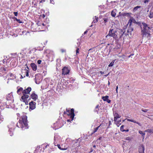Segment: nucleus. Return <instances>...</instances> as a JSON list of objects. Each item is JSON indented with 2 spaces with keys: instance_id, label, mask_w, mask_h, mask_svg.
Listing matches in <instances>:
<instances>
[{
  "instance_id": "38",
  "label": "nucleus",
  "mask_w": 153,
  "mask_h": 153,
  "mask_svg": "<svg viewBox=\"0 0 153 153\" xmlns=\"http://www.w3.org/2000/svg\"><path fill=\"white\" fill-rule=\"evenodd\" d=\"M141 110L143 112H147V111L148 110V109H142Z\"/></svg>"
},
{
  "instance_id": "5",
  "label": "nucleus",
  "mask_w": 153,
  "mask_h": 153,
  "mask_svg": "<svg viewBox=\"0 0 153 153\" xmlns=\"http://www.w3.org/2000/svg\"><path fill=\"white\" fill-rule=\"evenodd\" d=\"M115 32H116V31H114L113 29H110L108 33L106 36V37L108 38L109 37H112L114 38H117V36L115 33Z\"/></svg>"
},
{
  "instance_id": "18",
  "label": "nucleus",
  "mask_w": 153,
  "mask_h": 153,
  "mask_svg": "<svg viewBox=\"0 0 153 153\" xmlns=\"http://www.w3.org/2000/svg\"><path fill=\"white\" fill-rule=\"evenodd\" d=\"M99 105H96V107H95V108L94 109V111L95 112H96L97 114L98 113V111H99Z\"/></svg>"
},
{
  "instance_id": "45",
  "label": "nucleus",
  "mask_w": 153,
  "mask_h": 153,
  "mask_svg": "<svg viewBox=\"0 0 153 153\" xmlns=\"http://www.w3.org/2000/svg\"><path fill=\"white\" fill-rule=\"evenodd\" d=\"M13 13L15 16H17L18 15V12H13Z\"/></svg>"
},
{
  "instance_id": "26",
  "label": "nucleus",
  "mask_w": 153,
  "mask_h": 153,
  "mask_svg": "<svg viewBox=\"0 0 153 153\" xmlns=\"http://www.w3.org/2000/svg\"><path fill=\"white\" fill-rule=\"evenodd\" d=\"M149 16L150 18H153V12L150 11Z\"/></svg>"
},
{
  "instance_id": "7",
  "label": "nucleus",
  "mask_w": 153,
  "mask_h": 153,
  "mask_svg": "<svg viewBox=\"0 0 153 153\" xmlns=\"http://www.w3.org/2000/svg\"><path fill=\"white\" fill-rule=\"evenodd\" d=\"M29 71L26 68L24 69H22V75L21 77V78H23L25 77V76H28Z\"/></svg>"
},
{
  "instance_id": "63",
  "label": "nucleus",
  "mask_w": 153,
  "mask_h": 153,
  "mask_svg": "<svg viewBox=\"0 0 153 153\" xmlns=\"http://www.w3.org/2000/svg\"><path fill=\"white\" fill-rule=\"evenodd\" d=\"M67 111H66V112H65V111H64V114H67Z\"/></svg>"
},
{
  "instance_id": "47",
  "label": "nucleus",
  "mask_w": 153,
  "mask_h": 153,
  "mask_svg": "<svg viewBox=\"0 0 153 153\" xmlns=\"http://www.w3.org/2000/svg\"><path fill=\"white\" fill-rule=\"evenodd\" d=\"M50 2L51 3H52L53 4H54V0H50Z\"/></svg>"
},
{
  "instance_id": "15",
  "label": "nucleus",
  "mask_w": 153,
  "mask_h": 153,
  "mask_svg": "<svg viewBox=\"0 0 153 153\" xmlns=\"http://www.w3.org/2000/svg\"><path fill=\"white\" fill-rule=\"evenodd\" d=\"M121 116H120L118 113H116L114 115V121L116 122L117 120V119L120 118Z\"/></svg>"
},
{
  "instance_id": "39",
  "label": "nucleus",
  "mask_w": 153,
  "mask_h": 153,
  "mask_svg": "<svg viewBox=\"0 0 153 153\" xmlns=\"http://www.w3.org/2000/svg\"><path fill=\"white\" fill-rule=\"evenodd\" d=\"M6 68L4 67H1V69L2 70V71H6Z\"/></svg>"
},
{
  "instance_id": "61",
  "label": "nucleus",
  "mask_w": 153,
  "mask_h": 153,
  "mask_svg": "<svg viewBox=\"0 0 153 153\" xmlns=\"http://www.w3.org/2000/svg\"><path fill=\"white\" fill-rule=\"evenodd\" d=\"M129 129H127V130H124V131L126 132H128L129 131Z\"/></svg>"
},
{
  "instance_id": "10",
  "label": "nucleus",
  "mask_w": 153,
  "mask_h": 153,
  "mask_svg": "<svg viewBox=\"0 0 153 153\" xmlns=\"http://www.w3.org/2000/svg\"><path fill=\"white\" fill-rule=\"evenodd\" d=\"M36 103L32 101L29 103V108L31 110H33L36 108Z\"/></svg>"
},
{
  "instance_id": "27",
  "label": "nucleus",
  "mask_w": 153,
  "mask_h": 153,
  "mask_svg": "<svg viewBox=\"0 0 153 153\" xmlns=\"http://www.w3.org/2000/svg\"><path fill=\"white\" fill-rule=\"evenodd\" d=\"M114 60H113L109 65L108 66L109 67L112 66L114 65Z\"/></svg>"
},
{
  "instance_id": "64",
  "label": "nucleus",
  "mask_w": 153,
  "mask_h": 153,
  "mask_svg": "<svg viewBox=\"0 0 153 153\" xmlns=\"http://www.w3.org/2000/svg\"><path fill=\"white\" fill-rule=\"evenodd\" d=\"M2 62H3V63H5V59H3V61H2Z\"/></svg>"
},
{
  "instance_id": "55",
  "label": "nucleus",
  "mask_w": 153,
  "mask_h": 153,
  "mask_svg": "<svg viewBox=\"0 0 153 153\" xmlns=\"http://www.w3.org/2000/svg\"><path fill=\"white\" fill-rule=\"evenodd\" d=\"M93 151H94V149H93L92 148H91L90 152H93Z\"/></svg>"
},
{
  "instance_id": "24",
  "label": "nucleus",
  "mask_w": 153,
  "mask_h": 153,
  "mask_svg": "<svg viewBox=\"0 0 153 153\" xmlns=\"http://www.w3.org/2000/svg\"><path fill=\"white\" fill-rule=\"evenodd\" d=\"M145 132H148L149 133H153V129H147L145 131Z\"/></svg>"
},
{
  "instance_id": "52",
  "label": "nucleus",
  "mask_w": 153,
  "mask_h": 153,
  "mask_svg": "<svg viewBox=\"0 0 153 153\" xmlns=\"http://www.w3.org/2000/svg\"><path fill=\"white\" fill-rule=\"evenodd\" d=\"M126 16H130L131 13H126Z\"/></svg>"
},
{
  "instance_id": "46",
  "label": "nucleus",
  "mask_w": 153,
  "mask_h": 153,
  "mask_svg": "<svg viewBox=\"0 0 153 153\" xmlns=\"http://www.w3.org/2000/svg\"><path fill=\"white\" fill-rule=\"evenodd\" d=\"M133 30V29L132 28H131L129 29L128 30V32H129V31L131 32Z\"/></svg>"
},
{
  "instance_id": "19",
  "label": "nucleus",
  "mask_w": 153,
  "mask_h": 153,
  "mask_svg": "<svg viewBox=\"0 0 153 153\" xmlns=\"http://www.w3.org/2000/svg\"><path fill=\"white\" fill-rule=\"evenodd\" d=\"M111 15L112 17H115L116 15V13L115 12V11H114V10H112L111 11Z\"/></svg>"
},
{
  "instance_id": "29",
  "label": "nucleus",
  "mask_w": 153,
  "mask_h": 153,
  "mask_svg": "<svg viewBox=\"0 0 153 153\" xmlns=\"http://www.w3.org/2000/svg\"><path fill=\"white\" fill-rule=\"evenodd\" d=\"M124 125H122L121 126L120 128V130L122 132L124 131Z\"/></svg>"
},
{
  "instance_id": "49",
  "label": "nucleus",
  "mask_w": 153,
  "mask_h": 153,
  "mask_svg": "<svg viewBox=\"0 0 153 153\" xmlns=\"http://www.w3.org/2000/svg\"><path fill=\"white\" fill-rule=\"evenodd\" d=\"M122 15L124 16H126V13H122Z\"/></svg>"
},
{
  "instance_id": "9",
  "label": "nucleus",
  "mask_w": 153,
  "mask_h": 153,
  "mask_svg": "<svg viewBox=\"0 0 153 153\" xmlns=\"http://www.w3.org/2000/svg\"><path fill=\"white\" fill-rule=\"evenodd\" d=\"M70 71V70L68 69V67H64L62 69V74L66 75L69 74Z\"/></svg>"
},
{
  "instance_id": "34",
  "label": "nucleus",
  "mask_w": 153,
  "mask_h": 153,
  "mask_svg": "<svg viewBox=\"0 0 153 153\" xmlns=\"http://www.w3.org/2000/svg\"><path fill=\"white\" fill-rule=\"evenodd\" d=\"M131 139L130 137H127L125 138V140H126L130 141Z\"/></svg>"
},
{
  "instance_id": "44",
  "label": "nucleus",
  "mask_w": 153,
  "mask_h": 153,
  "mask_svg": "<svg viewBox=\"0 0 153 153\" xmlns=\"http://www.w3.org/2000/svg\"><path fill=\"white\" fill-rule=\"evenodd\" d=\"M39 3H43L45 1V0H39Z\"/></svg>"
},
{
  "instance_id": "20",
  "label": "nucleus",
  "mask_w": 153,
  "mask_h": 153,
  "mask_svg": "<svg viewBox=\"0 0 153 153\" xmlns=\"http://www.w3.org/2000/svg\"><path fill=\"white\" fill-rule=\"evenodd\" d=\"M121 120H120L118 121H117L116 123V125L118 127L121 124L120 122H121Z\"/></svg>"
},
{
  "instance_id": "17",
  "label": "nucleus",
  "mask_w": 153,
  "mask_h": 153,
  "mask_svg": "<svg viewBox=\"0 0 153 153\" xmlns=\"http://www.w3.org/2000/svg\"><path fill=\"white\" fill-rule=\"evenodd\" d=\"M61 150H65L67 149L68 147L66 145H65L63 144H62L61 146Z\"/></svg>"
},
{
  "instance_id": "23",
  "label": "nucleus",
  "mask_w": 153,
  "mask_h": 153,
  "mask_svg": "<svg viewBox=\"0 0 153 153\" xmlns=\"http://www.w3.org/2000/svg\"><path fill=\"white\" fill-rule=\"evenodd\" d=\"M14 19L17 22H18L19 23H23V22L21 20L19 19H18L16 18L15 17Z\"/></svg>"
},
{
  "instance_id": "14",
  "label": "nucleus",
  "mask_w": 153,
  "mask_h": 153,
  "mask_svg": "<svg viewBox=\"0 0 153 153\" xmlns=\"http://www.w3.org/2000/svg\"><path fill=\"white\" fill-rule=\"evenodd\" d=\"M125 120H126L128 121L129 122H131L134 123H135L138 124L139 126H141V124L138 122H136L135 120L132 119H129L126 118Z\"/></svg>"
},
{
  "instance_id": "12",
  "label": "nucleus",
  "mask_w": 153,
  "mask_h": 153,
  "mask_svg": "<svg viewBox=\"0 0 153 153\" xmlns=\"http://www.w3.org/2000/svg\"><path fill=\"white\" fill-rule=\"evenodd\" d=\"M144 147L143 144H141L139 147L138 151L139 153H144Z\"/></svg>"
},
{
  "instance_id": "41",
  "label": "nucleus",
  "mask_w": 153,
  "mask_h": 153,
  "mask_svg": "<svg viewBox=\"0 0 153 153\" xmlns=\"http://www.w3.org/2000/svg\"><path fill=\"white\" fill-rule=\"evenodd\" d=\"M42 62V60H39L37 61V64H40Z\"/></svg>"
},
{
  "instance_id": "25",
  "label": "nucleus",
  "mask_w": 153,
  "mask_h": 153,
  "mask_svg": "<svg viewBox=\"0 0 153 153\" xmlns=\"http://www.w3.org/2000/svg\"><path fill=\"white\" fill-rule=\"evenodd\" d=\"M140 6H137L135 7H134L133 9V12L136 11L138 8H140Z\"/></svg>"
},
{
  "instance_id": "31",
  "label": "nucleus",
  "mask_w": 153,
  "mask_h": 153,
  "mask_svg": "<svg viewBox=\"0 0 153 153\" xmlns=\"http://www.w3.org/2000/svg\"><path fill=\"white\" fill-rule=\"evenodd\" d=\"M36 50V49H35V48H33V49H32L31 50L29 51V53L30 54H31L32 53V52H33V51L35 52Z\"/></svg>"
},
{
  "instance_id": "36",
  "label": "nucleus",
  "mask_w": 153,
  "mask_h": 153,
  "mask_svg": "<svg viewBox=\"0 0 153 153\" xmlns=\"http://www.w3.org/2000/svg\"><path fill=\"white\" fill-rule=\"evenodd\" d=\"M103 20L104 21V22L105 23L107 22L108 21V18H104L103 19Z\"/></svg>"
},
{
  "instance_id": "53",
  "label": "nucleus",
  "mask_w": 153,
  "mask_h": 153,
  "mask_svg": "<svg viewBox=\"0 0 153 153\" xmlns=\"http://www.w3.org/2000/svg\"><path fill=\"white\" fill-rule=\"evenodd\" d=\"M108 103H110L111 102V100L108 99L106 101Z\"/></svg>"
},
{
  "instance_id": "11",
  "label": "nucleus",
  "mask_w": 153,
  "mask_h": 153,
  "mask_svg": "<svg viewBox=\"0 0 153 153\" xmlns=\"http://www.w3.org/2000/svg\"><path fill=\"white\" fill-rule=\"evenodd\" d=\"M30 97L34 101H36L38 99V97L37 94H36L34 92H33Z\"/></svg>"
},
{
  "instance_id": "2",
  "label": "nucleus",
  "mask_w": 153,
  "mask_h": 153,
  "mask_svg": "<svg viewBox=\"0 0 153 153\" xmlns=\"http://www.w3.org/2000/svg\"><path fill=\"white\" fill-rule=\"evenodd\" d=\"M143 26V29L141 27V35L143 37H146L148 38L150 37L151 35L150 33V31L149 30L150 28L148 27V25L145 23L143 22L142 23Z\"/></svg>"
},
{
  "instance_id": "8",
  "label": "nucleus",
  "mask_w": 153,
  "mask_h": 153,
  "mask_svg": "<svg viewBox=\"0 0 153 153\" xmlns=\"http://www.w3.org/2000/svg\"><path fill=\"white\" fill-rule=\"evenodd\" d=\"M31 30L33 31H39V28L38 27V25L37 24V22L36 24L32 23L31 26Z\"/></svg>"
},
{
  "instance_id": "42",
  "label": "nucleus",
  "mask_w": 153,
  "mask_h": 153,
  "mask_svg": "<svg viewBox=\"0 0 153 153\" xmlns=\"http://www.w3.org/2000/svg\"><path fill=\"white\" fill-rule=\"evenodd\" d=\"M79 49L78 48H77V49L76 50V54L77 55L78 53H79Z\"/></svg>"
},
{
  "instance_id": "35",
  "label": "nucleus",
  "mask_w": 153,
  "mask_h": 153,
  "mask_svg": "<svg viewBox=\"0 0 153 153\" xmlns=\"http://www.w3.org/2000/svg\"><path fill=\"white\" fill-rule=\"evenodd\" d=\"M54 144L55 146H57V145L58 144L57 143V142L56 141V139L55 138L54 139Z\"/></svg>"
},
{
  "instance_id": "43",
  "label": "nucleus",
  "mask_w": 153,
  "mask_h": 153,
  "mask_svg": "<svg viewBox=\"0 0 153 153\" xmlns=\"http://www.w3.org/2000/svg\"><path fill=\"white\" fill-rule=\"evenodd\" d=\"M111 124V121H109V125L107 127V128H109V126Z\"/></svg>"
},
{
  "instance_id": "21",
  "label": "nucleus",
  "mask_w": 153,
  "mask_h": 153,
  "mask_svg": "<svg viewBox=\"0 0 153 153\" xmlns=\"http://www.w3.org/2000/svg\"><path fill=\"white\" fill-rule=\"evenodd\" d=\"M98 21V17H97L96 16L95 17V18L94 19L93 21L92 22V23H95L97 22Z\"/></svg>"
},
{
  "instance_id": "4",
  "label": "nucleus",
  "mask_w": 153,
  "mask_h": 153,
  "mask_svg": "<svg viewBox=\"0 0 153 153\" xmlns=\"http://www.w3.org/2000/svg\"><path fill=\"white\" fill-rule=\"evenodd\" d=\"M39 31H43L46 30V25L39 21L37 22Z\"/></svg>"
},
{
  "instance_id": "33",
  "label": "nucleus",
  "mask_w": 153,
  "mask_h": 153,
  "mask_svg": "<svg viewBox=\"0 0 153 153\" xmlns=\"http://www.w3.org/2000/svg\"><path fill=\"white\" fill-rule=\"evenodd\" d=\"M139 133L140 134H142V136H143V137L144 136V135H145V134L143 133L142 131H139Z\"/></svg>"
},
{
  "instance_id": "6",
  "label": "nucleus",
  "mask_w": 153,
  "mask_h": 153,
  "mask_svg": "<svg viewBox=\"0 0 153 153\" xmlns=\"http://www.w3.org/2000/svg\"><path fill=\"white\" fill-rule=\"evenodd\" d=\"M66 111L67 112V114L68 115L70 116V117L71 119V120L72 121L75 116L74 109L73 108H72L71 109V110H70L69 108H67Z\"/></svg>"
},
{
  "instance_id": "62",
  "label": "nucleus",
  "mask_w": 153,
  "mask_h": 153,
  "mask_svg": "<svg viewBox=\"0 0 153 153\" xmlns=\"http://www.w3.org/2000/svg\"><path fill=\"white\" fill-rule=\"evenodd\" d=\"M87 32H88V30H86L84 32V34H85L87 33Z\"/></svg>"
},
{
  "instance_id": "3",
  "label": "nucleus",
  "mask_w": 153,
  "mask_h": 153,
  "mask_svg": "<svg viewBox=\"0 0 153 153\" xmlns=\"http://www.w3.org/2000/svg\"><path fill=\"white\" fill-rule=\"evenodd\" d=\"M31 87H28L26 89L23 90L22 92L23 95L21 98V101L22 100V101L26 104L27 103V99L29 97V94L31 91Z\"/></svg>"
},
{
  "instance_id": "54",
  "label": "nucleus",
  "mask_w": 153,
  "mask_h": 153,
  "mask_svg": "<svg viewBox=\"0 0 153 153\" xmlns=\"http://www.w3.org/2000/svg\"><path fill=\"white\" fill-rule=\"evenodd\" d=\"M118 86H117L116 88V91L117 93H118Z\"/></svg>"
},
{
  "instance_id": "1",
  "label": "nucleus",
  "mask_w": 153,
  "mask_h": 153,
  "mask_svg": "<svg viewBox=\"0 0 153 153\" xmlns=\"http://www.w3.org/2000/svg\"><path fill=\"white\" fill-rule=\"evenodd\" d=\"M19 126L18 123L17 124V126L21 128L22 130L28 128L29 126L28 124L27 117L25 115L22 116L19 121Z\"/></svg>"
},
{
  "instance_id": "37",
  "label": "nucleus",
  "mask_w": 153,
  "mask_h": 153,
  "mask_svg": "<svg viewBox=\"0 0 153 153\" xmlns=\"http://www.w3.org/2000/svg\"><path fill=\"white\" fill-rule=\"evenodd\" d=\"M125 56L124 55H118V57L119 58L122 57L124 59V57Z\"/></svg>"
},
{
  "instance_id": "40",
  "label": "nucleus",
  "mask_w": 153,
  "mask_h": 153,
  "mask_svg": "<svg viewBox=\"0 0 153 153\" xmlns=\"http://www.w3.org/2000/svg\"><path fill=\"white\" fill-rule=\"evenodd\" d=\"M57 146L58 148L60 150H61V146L59 144H58V145H57Z\"/></svg>"
},
{
  "instance_id": "30",
  "label": "nucleus",
  "mask_w": 153,
  "mask_h": 153,
  "mask_svg": "<svg viewBox=\"0 0 153 153\" xmlns=\"http://www.w3.org/2000/svg\"><path fill=\"white\" fill-rule=\"evenodd\" d=\"M98 128H94V130L93 131L92 133V134H93L95 132L97 131V130H98Z\"/></svg>"
},
{
  "instance_id": "56",
  "label": "nucleus",
  "mask_w": 153,
  "mask_h": 153,
  "mask_svg": "<svg viewBox=\"0 0 153 153\" xmlns=\"http://www.w3.org/2000/svg\"><path fill=\"white\" fill-rule=\"evenodd\" d=\"M100 72L101 74H104V72L102 71H100Z\"/></svg>"
},
{
  "instance_id": "28",
  "label": "nucleus",
  "mask_w": 153,
  "mask_h": 153,
  "mask_svg": "<svg viewBox=\"0 0 153 153\" xmlns=\"http://www.w3.org/2000/svg\"><path fill=\"white\" fill-rule=\"evenodd\" d=\"M132 22V19H130L128 23V25L129 24V26H131Z\"/></svg>"
},
{
  "instance_id": "13",
  "label": "nucleus",
  "mask_w": 153,
  "mask_h": 153,
  "mask_svg": "<svg viewBox=\"0 0 153 153\" xmlns=\"http://www.w3.org/2000/svg\"><path fill=\"white\" fill-rule=\"evenodd\" d=\"M30 66L32 70L34 71H36L37 70V66L34 63H32L30 64Z\"/></svg>"
},
{
  "instance_id": "59",
  "label": "nucleus",
  "mask_w": 153,
  "mask_h": 153,
  "mask_svg": "<svg viewBox=\"0 0 153 153\" xmlns=\"http://www.w3.org/2000/svg\"><path fill=\"white\" fill-rule=\"evenodd\" d=\"M102 125V123H101V124L99 126H98V127H97V128H98V129H99V128H100V127Z\"/></svg>"
},
{
  "instance_id": "51",
  "label": "nucleus",
  "mask_w": 153,
  "mask_h": 153,
  "mask_svg": "<svg viewBox=\"0 0 153 153\" xmlns=\"http://www.w3.org/2000/svg\"><path fill=\"white\" fill-rule=\"evenodd\" d=\"M9 75L10 76H13V75L11 73H9Z\"/></svg>"
},
{
  "instance_id": "48",
  "label": "nucleus",
  "mask_w": 153,
  "mask_h": 153,
  "mask_svg": "<svg viewBox=\"0 0 153 153\" xmlns=\"http://www.w3.org/2000/svg\"><path fill=\"white\" fill-rule=\"evenodd\" d=\"M149 1V0H144V2L145 3H148Z\"/></svg>"
},
{
  "instance_id": "50",
  "label": "nucleus",
  "mask_w": 153,
  "mask_h": 153,
  "mask_svg": "<svg viewBox=\"0 0 153 153\" xmlns=\"http://www.w3.org/2000/svg\"><path fill=\"white\" fill-rule=\"evenodd\" d=\"M134 55V54H133V53L131 54L129 56H128V58H130L131 56H133Z\"/></svg>"
},
{
  "instance_id": "58",
  "label": "nucleus",
  "mask_w": 153,
  "mask_h": 153,
  "mask_svg": "<svg viewBox=\"0 0 153 153\" xmlns=\"http://www.w3.org/2000/svg\"><path fill=\"white\" fill-rule=\"evenodd\" d=\"M41 16L43 18H44L45 17V16L44 14L41 15Z\"/></svg>"
},
{
  "instance_id": "16",
  "label": "nucleus",
  "mask_w": 153,
  "mask_h": 153,
  "mask_svg": "<svg viewBox=\"0 0 153 153\" xmlns=\"http://www.w3.org/2000/svg\"><path fill=\"white\" fill-rule=\"evenodd\" d=\"M23 91V88L22 87H20L17 90V92L19 94H21V92H22Z\"/></svg>"
},
{
  "instance_id": "32",
  "label": "nucleus",
  "mask_w": 153,
  "mask_h": 153,
  "mask_svg": "<svg viewBox=\"0 0 153 153\" xmlns=\"http://www.w3.org/2000/svg\"><path fill=\"white\" fill-rule=\"evenodd\" d=\"M60 51L62 53H65L66 52V50L64 49H61L60 50Z\"/></svg>"
},
{
  "instance_id": "22",
  "label": "nucleus",
  "mask_w": 153,
  "mask_h": 153,
  "mask_svg": "<svg viewBox=\"0 0 153 153\" xmlns=\"http://www.w3.org/2000/svg\"><path fill=\"white\" fill-rule=\"evenodd\" d=\"M108 97L107 96H106L104 97H102V99L105 101H106L108 99Z\"/></svg>"
},
{
  "instance_id": "57",
  "label": "nucleus",
  "mask_w": 153,
  "mask_h": 153,
  "mask_svg": "<svg viewBox=\"0 0 153 153\" xmlns=\"http://www.w3.org/2000/svg\"><path fill=\"white\" fill-rule=\"evenodd\" d=\"M25 66H26L27 67H26V68H27V69L29 70V68L28 67L27 64H25Z\"/></svg>"
},
{
  "instance_id": "60",
  "label": "nucleus",
  "mask_w": 153,
  "mask_h": 153,
  "mask_svg": "<svg viewBox=\"0 0 153 153\" xmlns=\"http://www.w3.org/2000/svg\"><path fill=\"white\" fill-rule=\"evenodd\" d=\"M17 115L18 117H19L20 116V114L19 113H17Z\"/></svg>"
}]
</instances>
